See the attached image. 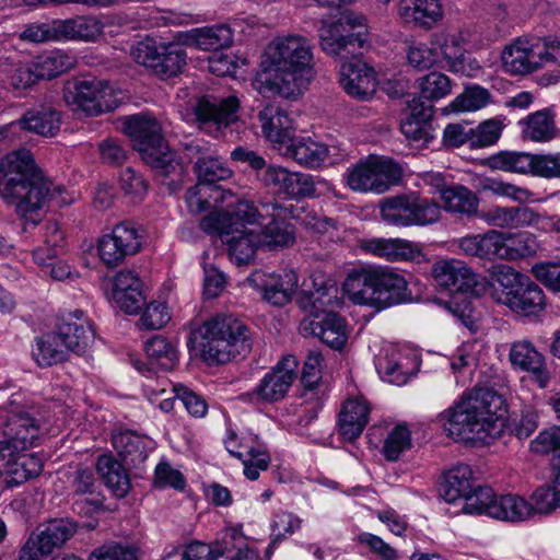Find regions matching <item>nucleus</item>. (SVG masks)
<instances>
[{"label":"nucleus","instance_id":"ddd939ff","mask_svg":"<svg viewBox=\"0 0 560 560\" xmlns=\"http://www.w3.org/2000/svg\"><path fill=\"white\" fill-rule=\"evenodd\" d=\"M3 425L4 439L0 441V463L14 465L21 453L36 445L39 429L34 418L16 412H10Z\"/></svg>","mask_w":560,"mask_h":560},{"label":"nucleus","instance_id":"774afa93","mask_svg":"<svg viewBox=\"0 0 560 560\" xmlns=\"http://www.w3.org/2000/svg\"><path fill=\"white\" fill-rule=\"evenodd\" d=\"M532 58L534 71L553 63H560V40L544 38L532 40Z\"/></svg>","mask_w":560,"mask_h":560},{"label":"nucleus","instance_id":"5701e85b","mask_svg":"<svg viewBox=\"0 0 560 560\" xmlns=\"http://www.w3.org/2000/svg\"><path fill=\"white\" fill-rule=\"evenodd\" d=\"M233 37V31L226 24L196 27L174 35L178 44L203 51L226 49L232 46Z\"/></svg>","mask_w":560,"mask_h":560},{"label":"nucleus","instance_id":"a19ab883","mask_svg":"<svg viewBox=\"0 0 560 560\" xmlns=\"http://www.w3.org/2000/svg\"><path fill=\"white\" fill-rule=\"evenodd\" d=\"M113 445L119 455L132 465L142 464L154 448L152 439L131 431L113 435Z\"/></svg>","mask_w":560,"mask_h":560},{"label":"nucleus","instance_id":"864d4df0","mask_svg":"<svg viewBox=\"0 0 560 560\" xmlns=\"http://www.w3.org/2000/svg\"><path fill=\"white\" fill-rule=\"evenodd\" d=\"M478 190L481 192H490L497 197L508 198L518 203H526L534 199V192L528 188L495 177H483L479 179Z\"/></svg>","mask_w":560,"mask_h":560},{"label":"nucleus","instance_id":"69168bd1","mask_svg":"<svg viewBox=\"0 0 560 560\" xmlns=\"http://www.w3.org/2000/svg\"><path fill=\"white\" fill-rule=\"evenodd\" d=\"M411 447V432L406 424H397L388 431L382 453L389 462L399 459L400 455Z\"/></svg>","mask_w":560,"mask_h":560},{"label":"nucleus","instance_id":"72a5a7b5","mask_svg":"<svg viewBox=\"0 0 560 560\" xmlns=\"http://www.w3.org/2000/svg\"><path fill=\"white\" fill-rule=\"evenodd\" d=\"M371 407L362 396L348 398L339 412L338 432L345 441L358 439L370 419Z\"/></svg>","mask_w":560,"mask_h":560},{"label":"nucleus","instance_id":"dca6fc26","mask_svg":"<svg viewBox=\"0 0 560 560\" xmlns=\"http://www.w3.org/2000/svg\"><path fill=\"white\" fill-rule=\"evenodd\" d=\"M509 362L516 372L526 373L539 388H546L551 380V372L546 355L528 339L511 342Z\"/></svg>","mask_w":560,"mask_h":560},{"label":"nucleus","instance_id":"2eb2a0df","mask_svg":"<svg viewBox=\"0 0 560 560\" xmlns=\"http://www.w3.org/2000/svg\"><path fill=\"white\" fill-rule=\"evenodd\" d=\"M226 451L238 458L244 465V475L249 480H256L261 470H266L270 456L257 435L246 433L240 435L229 428L224 439Z\"/></svg>","mask_w":560,"mask_h":560},{"label":"nucleus","instance_id":"f257e3e1","mask_svg":"<svg viewBox=\"0 0 560 560\" xmlns=\"http://www.w3.org/2000/svg\"><path fill=\"white\" fill-rule=\"evenodd\" d=\"M313 78L310 40L301 35L278 36L265 49L256 89L261 94L296 97Z\"/></svg>","mask_w":560,"mask_h":560},{"label":"nucleus","instance_id":"f03ea898","mask_svg":"<svg viewBox=\"0 0 560 560\" xmlns=\"http://www.w3.org/2000/svg\"><path fill=\"white\" fill-rule=\"evenodd\" d=\"M504 413L501 395L489 388H475L441 412L436 420L454 440L489 443L500 434Z\"/></svg>","mask_w":560,"mask_h":560},{"label":"nucleus","instance_id":"79ce46f5","mask_svg":"<svg viewBox=\"0 0 560 560\" xmlns=\"http://www.w3.org/2000/svg\"><path fill=\"white\" fill-rule=\"evenodd\" d=\"M520 125L523 138L529 141L549 142L558 135L555 115L548 108L529 114Z\"/></svg>","mask_w":560,"mask_h":560},{"label":"nucleus","instance_id":"2f4dec72","mask_svg":"<svg viewBox=\"0 0 560 560\" xmlns=\"http://www.w3.org/2000/svg\"><path fill=\"white\" fill-rule=\"evenodd\" d=\"M264 136L273 148L282 151L294 136L292 120L279 106L268 104L258 114Z\"/></svg>","mask_w":560,"mask_h":560},{"label":"nucleus","instance_id":"9d476101","mask_svg":"<svg viewBox=\"0 0 560 560\" xmlns=\"http://www.w3.org/2000/svg\"><path fill=\"white\" fill-rule=\"evenodd\" d=\"M365 35L364 19L350 11L324 20L318 30L320 49L335 59L346 58L362 48Z\"/></svg>","mask_w":560,"mask_h":560},{"label":"nucleus","instance_id":"cd10ccee","mask_svg":"<svg viewBox=\"0 0 560 560\" xmlns=\"http://www.w3.org/2000/svg\"><path fill=\"white\" fill-rule=\"evenodd\" d=\"M238 107L240 101L234 95L220 101L203 97L196 106V116L206 127H214L220 131L237 120Z\"/></svg>","mask_w":560,"mask_h":560},{"label":"nucleus","instance_id":"680f3d73","mask_svg":"<svg viewBox=\"0 0 560 560\" xmlns=\"http://www.w3.org/2000/svg\"><path fill=\"white\" fill-rule=\"evenodd\" d=\"M42 462L36 454L21 453L4 479L7 487H18L24 481L37 477L42 470Z\"/></svg>","mask_w":560,"mask_h":560},{"label":"nucleus","instance_id":"c03bdc74","mask_svg":"<svg viewBox=\"0 0 560 560\" xmlns=\"http://www.w3.org/2000/svg\"><path fill=\"white\" fill-rule=\"evenodd\" d=\"M532 39L516 38L502 51V65L506 72L517 75L534 72Z\"/></svg>","mask_w":560,"mask_h":560},{"label":"nucleus","instance_id":"1a4fd4ad","mask_svg":"<svg viewBox=\"0 0 560 560\" xmlns=\"http://www.w3.org/2000/svg\"><path fill=\"white\" fill-rule=\"evenodd\" d=\"M310 298L313 307L323 308V313L304 318L300 325L302 334L318 337L331 349H342L348 340L346 322L339 315L325 311V308L334 310L340 305L338 289L335 285L317 289L310 293Z\"/></svg>","mask_w":560,"mask_h":560},{"label":"nucleus","instance_id":"423d86ee","mask_svg":"<svg viewBox=\"0 0 560 560\" xmlns=\"http://www.w3.org/2000/svg\"><path fill=\"white\" fill-rule=\"evenodd\" d=\"M124 131L130 138L141 159L155 170L158 176L167 177L180 171L175 151L171 150L162 135L160 122L151 115L129 116Z\"/></svg>","mask_w":560,"mask_h":560},{"label":"nucleus","instance_id":"6ab92c4d","mask_svg":"<svg viewBox=\"0 0 560 560\" xmlns=\"http://www.w3.org/2000/svg\"><path fill=\"white\" fill-rule=\"evenodd\" d=\"M59 22L60 42L96 43L104 37L106 27L113 24V18L88 14L59 19Z\"/></svg>","mask_w":560,"mask_h":560},{"label":"nucleus","instance_id":"f3484780","mask_svg":"<svg viewBox=\"0 0 560 560\" xmlns=\"http://www.w3.org/2000/svg\"><path fill=\"white\" fill-rule=\"evenodd\" d=\"M259 176L265 185L290 198L315 196L317 186L325 184L324 180L308 174L291 172L275 164L268 165Z\"/></svg>","mask_w":560,"mask_h":560},{"label":"nucleus","instance_id":"b1692460","mask_svg":"<svg viewBox=\"0 0 560 560\" xmlns=\"http://www.w3.org/2000/svg\"><path fill=\"white\" fill-rule=\"evenodd\" d=\"M495 301L525 317L537 316L546 307V296L542 289L529 279L525 280L513 292L499 294Z\"/></svg>","mask_w":560,"mask_h":560},{"label":"nucleus","instance_id":"a211bd4d","mask_svg":"<svg viewBox=\"0 0 560 560\" xmlns=\"http://www.w3.org/2000/svg\"><path fill=\"white\" fill-rule=\"evenodd\" d=\"M68 352L84 353L94 342V327L85 314L75 310L63 314L55 329Z\"/></svg>","mask_w":560,"mask_h":560},{"label":"nucleus","instance_id":"a878e982","mask_svg":"<svg viewBox=\"0 0 560 560\" xmlns=\"http://www.w3.org/2000/svg\"><path fill=\"white\" fill-rule=\"evenodd\" d=\"M112 299L125 313H137L144 302L142 280L132 270H120L113 278Z\"/></svg>","mask_w":560,"mask_h":560},{"label":"nucleus","instance_id":"c85d7f7f","mask_svg":"<svg viewBox=\"0 0 560 560\" xmlns=\"http://www.w3.org/2000/svg\"><path fill=\"white\" fill-rule=\"evenodd\" d=\"M360 247L364 253L388 261L415 260L422 254L418 244L402 238L363 240Z\"/></svg>","mask_w":560,"mask_h":560},{"label":"nucleus","instance_id":"6e6d98bb","mask_svg":"<svg viewBox=\"0 0 560 560\" xmlns=\"http://www.w3.org/2000/svg\"><path fill=\"white\" fill-rule=\"evenodd\" d=\"M438 485L443 490H487L476 482V478L468 465L459 464L442 471Z\"/></svg>","mask_w":560,"mask_h":560},{"label":"nucleus","instance_id":"de8ad7c7","mask_svg":"<svg viewBox=\"0 0 560 560\" xmlns=\"http://www.w3.org/2000/svg\"><path fill=\"white\" fill-rule=\"evenodd\" d=\"M380 211L382 220L389 225H413L415 213L411 207V194L385 199L380 206Z\"/></svg>","mask_w":560,"mask_h":560},{"label":"nucleus","instance_id":"4be33fe9","mask_svg":"<svg viewBox=\"0 0 560 560\" xmlns=\"http://www.w3.org/2000/svg\"><path fill=\"white\" fill-rule=\"evenodd\" d=\"M339 83L352 98L368 101L376 92L374 70L361 60L343 62L339 71Z\"/></svg>","mask_w":560,"mask_h":560},{"label":"nucleus","instance_id":"7ed1b4c3","mask_svg":"<svg viewBox=\"0 0 560 560\" xmlns=\"http://www.w3.org/2000/svg\"><path fill=\"white\" fill-rule=\"evenodd\" d=\"M51 186L28 150L13 151L0 160V198L14 205L26 221L38 223L39 210L51 197Z\"/></svg>","mask_w":560,"mask_h":560},{"label":"nucleus","instance_id":"bf43d9fd","mask_svg":"<svg viewBox=\"0 0 560 560\" xmlns=\"http://www.w3.org/2000/svg\"><path fill=\"white\" fill-rule=\"evenodd\" d=\"M95 494V492H82V494ZM110 497H101V492H96V498L83 497L74 501L73 511L84 516H92L102 512H112L118 509V502L125 499L127 492H109Z\"/></svg>","mask_w":560,"mask_h":560},{"label":"nucleus","instance_id":"37998d69","mask_svg":"<svg viewBox=\"0 0 560 560\" xmlns=\"http://www.w3.org/2000/svg\"><path fill=\"white\" fill-rule=\"evenodd\" d=\"M60 114L54 108H39L26 112L21 119L12 122L10 127L19 126L27 131L52 137L60 129Z\"/></svg>","mask_w":560,"mask_h":560},{"label":"nucleus","instance_id":"8fccbe9b","mask_svg":"<svg viewBox=\"0 0 560 560\" xmlns=\"http://www.w3.org/2000/svg\"><path fill=\"white\" fill-rule=\"evenodd\" d=\"M36 532L38 542L50 555L55 548H60L75 534L77 524L67 518L51 520Z\"/></svg>","mask_w":560,"mask_h":560},{"label":"nucleus","instance_id":"603ef678","mask_svg":"<svg viewBox=\"0 0 560 560\" xmlns=\"http://www.w3.org/2000/svg\"><path fill=\"white\" fill-rule=\"evenodd\" d=\"M535 154L517 151H501L488 159L492 170L510 173L533 174Z\"/></svg>","mask_w":560,"mask_h":560},{"label":"nucleus","instance_id":"13d9d810","mask_svg":"<svg viewBox=\"0 0 560 560\" xmlns=\"http://www.w3.org/2000/svg\"><path fill=\"white\" fill-rule=\"evenodd\" d=\"M44 243V246H39L33 252V259L45 269L50 267V261L57 257L59 248L63 245V233L56 222L45 224Z\"/></svg>","mask_w":560,"mask_h":560},{"label":"nucleus","instance_id":"ea45409f","mask_svg":"<svg viewBox=\"0 0 560 560\" xmlns=\"http://www.w3.org/2000/svg\"><path fill=\"white\" fill-rule=\"evenodd\" d=\"M441 202L445 211L468 218L479 214V197L463 185H453L441 191Z\"/></svg>","mask_w":560,"mask_h":560},{"label":"nucleus","instance_id":"4c0bfd02","mask_svg":"<svg viewBox=\"0 0 560 560\" xmlns=\"http://www.w3.org/2000/svg\"><path fill=\"white\" fill-rule=\"evenodd\" d=\"M290 215L306 229L327 235L331 241H339L346 236V228L341 222L319 214L315 210L291 205Z\"/></svg>","mask_w":560,"mask_h":560},{"label":"nucleus","instance_id":"c9c22d12","mask_svg":"<svg viewBox=\"0 0 560 560\" xmlns=\"http://www.w3.org/2000/svg\"><path fill=\"white\" fill-rule=\"evenodd\" d=\"M501 261H517L536 256L539 241L529 231H500Z\"/></svg>","mask_w":560,"mask_h":560},{"label":"nucleus","instance_id":"6e6552de","mask_svg":"<svg viewBox=\"0 0 560 560\" xmlns=\"http://www.w3.org/2000/svg\"><path fill=\"white\" fill-rule=\"evenodd\" d=\"M440 498L450 505L452 515L487 514L503 521H516L527 514L524 503L509 493L495 492H440Z\"/></svg>","mask_w":560,"mask_h":560},{"label":"nucleus","instance_id":"5fc2aeb1","mask_svg":"<svg viewBox=\"0 0 560 560\" xmlns=\"http://www.w3.org/2000/svg\"><path fill=\"white\" fill-rule=\"evenodd\" d=\"M222 553L231 560H261L258 552L248 546L242 527H229L222 533Z\"/></svg>","mask_w":560,"mask_h":560},{"label":"nucleus","instance_id":"0e129e2a","mask_svg":"<svg viewBox=\"0 0 560 560\" xmlns=\"http://www.w3.org/2000/svg\"><path fill=\"white\" fill-rule=\"evenodd\" d=\"M418 88L423 98L439 101L452 93L453 82L445 73L432 71L418 80Z\"/></svg>","mask_w":560,"mask_h":560},{"label":"nucleus","instance_id":"c756f323","mask_svg":"<svg viewBox=\"0 0 560 560\" xmlns=\"http://www.w3.org/2000/svg\"><path fill=\"white\" fill-rule=\"evenodd\" d=\"M430 43L435 48V52L440 51L446 70L453 73L468 74V68L471 69V66L466 62V49L459 33L436 32L431 35Z\"/></svg>","mask_w":560,"mask_h":560},{"label":"nucleus","instance_id":"20e7f679","mask_svg":"<svg viewBox=\"0 0 560 560\" xmlns=\"http://www.w3.org/2000/svg\"><path fill=\"white\" fill-rule=\"evenodd\" d=\"M258 218L260 214L253 202L238 199L230 210L213 211L202 218L200 228L209 234H218L231 260L243 265L261 248L258 232L252 228Z\"/></svg>","mask_w":560,"mask_h":560},{"label":"nucleus","instance_id":"bb28decb","mask_svg":"<svg viewBox=\"0 0 560 560\" xmlns=\"http://www.w3.org/2000/svg\"><path fill=\"white\" fill-rule=\"evenodd\" d=\"M298 361L293 355L284 357L271 372L261 380L257 394L266 401L282 399L295 378Z\"/></svg>","mask_w":560,"mask_h":560},{"label":"nucleus","instance_id":"49530a36","mask_svg":"<svg viewBox=\"0 0 560 560\" xmlns=\"http://www.w3.org/2000/svg\"><path fill=\"white\" fill-rule=\"evenodd\" d=\"M431 107L412 112L401 120L400 130L405 137L416 144H428L432 139Z\"/></svg>","mask_w":560,"mask_h":560},{"label":"nucleus","instance_id":"338daca9","mask_svg":"<svg viewBox=\"0 0 560 560\" xmlns=\"http://www.w3.org/2000/svg\"><path fill=\"white\" fill-rule=\"evenodd\" d=\"M490 278L502 288L500 292H494L495 299L499 294H506L516 290L528 278L522 275L513 267L504 264L492 265L488 269Z\"/></svg>","mask_w":560,"mask_h":560},{"label":"nucleus","instance_id":"aec40b11","mask_svg":"<svg viewBox=\"0 0 560 560\" xmlns=\"http://www.w3.org/2000/svg\"><path fill=\"white\" fill-rule=\"evenodd\" d=\"M432 277L438 287L450 292H469L478 283L472 269L465 261L455 258L434 262Z\"/></svg>","mask_w":560,"mask_h":560},{"label":"nucleus","instance_id":"39448f33","mask_svg":"<svg viewBox=\"0 0 560 560\" xmlns=\"http://www.w3.org/2000/svg\"><path fill=\"white\" fill-rule=\"evenodd\" d=\"M343 291L354 304L381 311L406 300L407 281L388 267H361L348 272Z\"/></svg>","mask_w":560,"mask_h":560},{"label":"nucleus","instance_id":"393cba45","mask_svg":"<svg viewBox=\"0 0 560 560\" xmlns=\"http://www.w3.org/2000/svg\"><path fill=\"white\" fill-rule=\"evenodd\" d=\"M290 207L271 206V220L258 232L261 248L277 250L293 245L295 241L294 226L283 220L290 214Z\"/></svg>","mask_w":560,"mask_h":560},{"label":"nucleus","instance_id":"052dcab7","mask_svg":"<svg viewBox=\"0 0 560 560\" xmlns=\"http://www.w3.org/2000/svg\"><path fill=\"white\" fill-rule=\"evenodd\" d=\"M159 61L153 72L162 78H172L186 65V52L176 44H161Z\"/></svg>","mask_w":560,"mask_h":560},{"label":"nucleus","instance_id":"9b49d317","mask_svg":"<svg viewBox=\"0 0 560 560\" xmlns=\"http://www.w3.org/2000/svg\"><path fill=\"white\" fill-rule=\"evenodd\" d=\"M63 100L74 110L97 116L112 112L120 104L117 90L105 80L96 78H77L63 86Z\"/></svg>","mask_w":560,"mask_h":560},{"label":"nucleus","instance_id":"f704fd0d","mask_svg":"<svg viewBox=\"0 0 560 560\" xmlns=\"http://www.w3.org/2000/svg\"><path fill=\"white\" fill-rule=\"evenodd\" d=\"M281 154L294 160L302 166L316 168L328 160L329 149L325 143L311 137L293 136L281 151Z\"/></svg>","mask_w":560,"mask_h":560},{"label":"nucleus","instance_id":"4d7b16f0","mask_svg":"<svg viewBox=\"0 0 560 560\" xmlns=\"http://www.w3.org/2000/svg\"><path fill=\"white\" fill-rule=\"evenodd\" d=\"M530 450L537 454L555 453L558 463L553 464V490L560 489V425L542 430L532 442Z\"/></svg>","mask_w":560,"mask_h":560},{"label":"nucleus","instance_id":"e2e57ef3","mask_svg":"<svg viewBox=\"0 0 560 560\" xmlns=\"http://www.w3.org/2000/svg\"><path fill=\"white\" fill-rule=\"evenodd\" d=\"M195 171L198 183L208 187L217 182L226 180L233 175L232 170L218 156L199 158L195 163Z\"/></svg>","mask_w":560,"mask_h":560},{"label":"nucleus","instance_id":"58836bf2","mask_svg":"<svg viewBox=\"0 0 560 560\" xmlns=\"http://www.w3.org/2000/svg\"><path fill=\"white\" fill-rule=\"evenodd\" d=\"M148 370L172 371L179 361L177 343L162 335L150 338L144 343Z\"/></svg>","mask_w":560,"mask_h":560},{"label":"nucleus","instance_id":"412c9836","mask_svg":"<svg viewBox=\"0 0 560 560\" xmlns=\"http://www.w3.org/2000/svg\"><path fill=\"white\" fill-rule=\"evenodd\" d=\"M478 218L494 230H515L536 226L540 221V213L523 206H492L479 211Z\"/></svg>","mask_w":560,"mask_h":560},{"label":"nucleus","instance_id":"09e8293b","mask_svg":"<svg viewBox=\"0 0 560 560\" xmlns=\"http://www.w3.org/2000/svg\"><path fill=\"white\" fill-rule=\"evenodd\" d=\"M32 354L39 366H51L66 361L69 352L54 330L36 338Z\"/></svg>","mask_w":560,"mask_h":560},{"label":"nucleus","instance_id":"0eeeda50","mask_svg":"<svg viewBox=\"0 0 560 560\" xmlns=\"http://www.w3.org/2000/svg\"><path fill=\"white\" fill-rule=\"evenodd\" d=\"M201 352L210 364H224L249 352L248 329L233 315H217L199 328Z\"/></svg>","mask_w":560,"mask_h":560},{"label":"nucleus","instance_id":"3c124183","mask_svg":"<svg viewBox=\"0 0 560 560\" xmlns=\"http://www.w3.org/2000/svg\"><path fill=\"white\" fill-rule=\"evenodd\" d=\"M96 471L104 486L112 490H128L130 487L126 468L110 454L97 457Z\"/></svg>","mask_w":560,"mask_h":560},{"label":"nucleus","instance_id":"f8f14e48","mask_svg":"<svg viewBox=\"0 0 560 560\" xmlns=\"http://www.w3.org/2000/svg\"><path fill=\"white\" fill-rule=\"evenodd\" d=\"M401 173L392 159L370 156L348 168L346 182L354 191L383 194L400 180Z\"/></svg>","mask_w":560,"mask_h":560},{"label":"nucleus","instance_id":"473e14b6","mask_svg":"<svg viewBox=\"0 0 560 560\" xmlns=\"http://www.w3.org/2000/svg\"><path fill=\"white\" fill-rule=\"evenodd\" d=\"M238 199L231 190L222 189L219 186L208 187L199 183L186 192L187 206L194 213L209 208H215L220 212L228 211Z\"/></svg>","mask_w":560,"mask_h":560},{"label":"nucleus","instance_id":"7c9ffc66","mask_svg":"<svg viewBox=\"0 0 560 560\" xmlns=\"http://www.w3.org/2000/svg\"><path fill=\"white\" fill-rule=\"evenodd\" d=\"M500 230L489 229L483 233L467 234L454 241L458 253L481 260H501Z\"/></svg>","mask_w":560,"mask_h":560},{"label":"nucleus","instance_id":"4468645a","mask_svg":"<svg viewBox=\"0 0 560 560\" xmlns=\"http://www.w3.org/2000/svg\"><path fill=\"white\" fill-rule=\"evenodd\" d=\"M247 283L265 302L284 306L296 293L299 277L293 269H282L278 272L256 270L248 276Z\"/></svg>","mask_w":560,"mask_h":560},{"label":"nucleus","instance_id":"a18cd8bd","mask_svg":"<svg viewBox=\"0 0 560 560\" xmlns=\"http://www.w3.org/2000/svg\"><path fill=\"white\" fill-rule=\"evenodd\" d=\"M78 63L77 57L62 49H52L37 56L34 69L39 79H54L73 69Z\"/></svg>","mask_w":560,"mask_h":560},{"label":"nucleus","instance_id":"e433bc0d","mask_svg":"<svg viewBox=\"0 0 560 560\" xmlns=\"http://www.w3.org/2000/svg\"><path fill=\"white\" fill-rule=\"evenodd\" d=\"M398 14L406 23L431 28L443 19L440 0H400Z\"/></svg>","mask_w":560,"mask_h":560}]
</instances>
